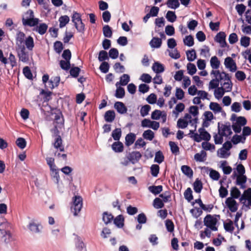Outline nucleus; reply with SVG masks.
<instances>
[{
	"instance_id": "58836bf2",
	"label": "nucleus",
	"mask_w": 251,
	"mask_h": 251,
	"mask_svg": "<svg viewBox=\"0 0 251 251\" xmlns=\"http://www.w3.org/2000/svg\"><path fill=\"white\" fill-rule=\"evenodd\" d=\"M164 156L162 152L160 151H157L155 154L154 162L160 164L164 161Z\"/></svg>"
},
{
	"instance_id": "f3484780",
	"label": "nucleus",
	"mask_w": 251,
	"mask_h": 251,
	"mask_svg": "<svg viewBox=\"0 0 251 251\" xmlns=\"http://www.w3.org/2000/svg\"><path fill=\"white\" fill-rule=\"evenodd\" d=\"M227 162L226 160L221 161L220 167L222 169L225 175H229L232 171V168L229 166H227Z\"/></svg>"
},
{
	"instance_id": "c85d7f7f",
	"label": "nucleus",
	"mask_w": 251,
	"mask_h": 251,
	"mask_svg": "<svg viewBox=\"0 0 251 251\" xmlns=\"http://www.w3.org/2000/svg\"><path fill=\"white\" fill-rule=\"evenodd\" d=\"M206 157V153L204 151H201L200 153H197L194 155V159L199 162H203Z\"/></svg>"
},
{
	"instance_id": "774afa93",
	"label": "nucleus",
	"mask_w": 251,
	"mask_h": 251,
	"mask_svg": "<svg viewBox=\"0 0 251 251\" xmlns=\"http://www.w3.org/2000/svg\"><path fill=\"white\" fill-rule=\"evenodd\" d=\"M209 176L213 180H218L220 177V175L218 171L211 169L209 173Z\"/></svg>"
},
{
	"instance_id": "a211bd4d",
	"label": "nucleus",
	"mask_w": 251,
	"mask_h": 251,
	"mask_svg": "<svg viewBox=\"0 0 251 251\" xmlns=\"http://www.w3.org/2000/svg\"><path fill=\"white\" fill-rule=\"evenodd\" d=\"M111 147L112 150L116 152H121L124 150L123 143L119 141L114 142Z\"/></svg>"
},
{
	"instance_id": "69168bd1",
	"label": "nucleus",
	"mask_w": 251,
	"mask_h": 251,
	"mask_svg": "<svg viewBox=\"0 0 251 251\" xmlns=\"http://www.w3.org/2000/svg\"><path fill=\"white\" fill-rule=\"evenodd\" d=\"M187 69L188 70V73L190 75H193L196 73L197 69L196 66L193 63H188L187 65Z\"/></svg>"
},
{
	"instance_id": "8fccbe9b",
	"label": "nucleus",
	"mask_w": 251,
	"mask_h": 251,
	"mask_svg": "<svg viewBox=\"0 0 251 251\" xmlns=\"http://www.w3.org/2000/svg\"><path fill=\"white\" fill-rule=\"evenodd\" d=\"M16 144L19 148L23 149L26 147V142L24 138L19 137L16 140Z\"/></svg>"
},
{
	"instance_id": "72a5a7b5",
	"label": "nucleus",
	"mask_w": 251,
	"mask_h": 251,
	"mask_svg": "<svg viewBox=\"0 0 251 251\" xmlns=\"http://www.w3.org/2000/svg\"><path fill=\"white\" fill-rule=\"evenodd\" d=\"M103 34L104 37L111 38L112 35V30L108 25H105L102 28Z\"/></svg>"
},
{
	"instance_id": "412c9836",
	"label": "nucleus",
	"mask_w": 251,
	"mask_h": 251,
	"mask_svg": "<svg viewBox=\"0 0 251 251\" xmlns=\"http://www.w3.org/2000/svg\"><path fill=\"white\" fill-rule=\"evenodd\" d=\"M114 224L118 227L122 228L124 226V218L122 215H119L114 219Z\"/></svg>"
},
{
	"instance_id": "603ef678",
	"label": "nucleus",
	"mask_w": 251,
	"mask_h": 251,
	"mask_svg": "<svg viewBox=\"0 0 251 251\" xmlns=\"http://www.w3.org/2000/svg\"><path fill=\"white\" fill-rule=\"evenodd\" d=\"M164 201L158 198H155L153 201V206L156 208H161L164 207Z\"/></svg>"
},
{
	"instance_id": "0e129e2a",
	"label": "nucleus",
	"mask_w": 251,
	"mask_h": 251,
	"mask_svg": "<svg viewBox=\"0 0 251 251\" xmlns=\"http://www.w3.org/2000/svg\"><path fill=\"white\" fill-rule=\"evenodd\" d=\"M100 70L103 73H107L109 69V65L108 62L103 61L100 66Z\"/></svg>"
},
{
	"instance_id": "09e8293b",
	"label": "nucleus",
	"mask_w": 251,
	"mask_h": 251,
	"mask_svg": "<svg viewBox=\"0 0 251 251\" xmlns=\"http://www.w3.org/2000/svg\"><path fill=\"white\" fill-rule=\"evenodd\" d=\"M23 74L25 75V76L30 80L32 79L33 78V75L31 73V71L29 68V67L26 66L25 67L23 70Z\"/></svg>"
},
{
	"instance_id": "9d476101",
	"label": "nucleus",
	"mask_w": 251,
	"mask_h": 251,
	"mask_svg": "<svg viewBox=\"0 0 251 251\" xmlns=\"http://www.w3.org/2000/svg\"><path fill=\"white\" fill-rule=\"evenodd\" d=\"M247 181V177L246 175H237L235 184L240 186V188L244 189L246 188L245 185Z\"/></svg>"
},
{
	"instance_id": "2f4dec72",
	"label": "nucleus",
	"mask_w": 251,
	"mask_h": 251,
	"mask_svg": "<svg viewBox=\"0 0 251 251\" xmlns=\"http://www.w3.org/2000/svg\"><path fill=\"white\" fill-rule=\"evenodd\" d=\"M129 80V76L127 74H124L120 77V82H117L116 84V86L117 87L119 84H121L123 86H125L128 83Z\"/></svg>"
},
{
	"instance_id": "f8f14e48",
	"label": "nucleus",
	"mask_w": 251,
	"mask_h": 251,
	"mask_svg": "<svg viewBox=\"0 0 251 251\" xmlns=\"http://www.w3.org/2000/svg\"><path fill=\"white\" fill-rule=\"evenodd\" d=\"M240 202L244 200H247L248 205L251 206V188H249L245 190L243 195L239 198Z\"/></svg>"
},
{
	"instance_id": "ddd939ff",
	"label": "nucleus",
	"mask_w": 251,
	"mask_h": 251,
	"mask_svg": "<svg viewBox=\"0 0 251 251\" xmlns=\"http://www.w3.org/2000/svg\"><path fill=\"white\" fill-rule=\"evenodd\" d=\"M60 81V78L59 76L51 77L50 79L48 81V87L51 89H52L59 85Z\"/></svg>"
},
{
	"instance_id": "473e14b6",
	"label": "nucleus",
	"mask_w": 251,
	"mask_h": 251,
	"mask_svg": "<svg viewBox=\"0 0 251 251\" xmlns=\"http://www.w3.org/2000/svg\"><path fill=\"white\" fill-rule=\"evenodd\" d=\"M142 136L144 139L151 141L154 137V133L151 129H148L143 132Z\"/></svg>"
},
{
	"instance_id": "f704fd0d",
	"label": "nucleus",
	"mask_w": 251,
	"mask_h": 251,
	"mask_svg": "<svg viewBox=\"0 0 251 251\" xmlns=\"http://www.w3.org/2000/svg\"><path fill=\"white\" fill-rule=\"evenodd\" d=\"M220 65V62L217 56H214L211 57L210 59V65L212 69H217Z\"/></svg>"
},
{
	"instance_id": "4c0bfd02",
	"label": "nucleus",
	"mask_w": 251,
	"mask_h": 251,
	"mask_svg": "<svg viewBox=\"0 0 251 251\" xmlns=\"http://www.w3.org/2000/svg\"><path fill=\"white\" fill-rule=\"evenodd\" d=\"M113 218V216L111 213H108L107 212H104L103 213L102 220L106 225L110 223Z\"/></svg>"
},
{
	"instance_id": "a18cd8bd",
	"label": "nucleus",
	"mask_w": 251,
	"mask_h": 251,
	"mask_svg": "<svg viewBox=\"0 0 251 251\" xmlns=\"http://www.w3.org/2000/svg\"><path fill=\"white\" fill-rule=\"evenodd\" d=\"M160 168L158 165L153 164L151 167V173L153 177H157L159 172Z\"/></svg>"
},
{
	"instance_id": "49530a36",
	"label": "nucleus",
	"mask_w": 251,
	"mask_h": 251,
	"mask_svg": "<svg viewBox=\"0 0 251 251\" xmlns=\"http://www.w3.org/2000/svg\"><path fill=\"white\" fill-rule=\"evenodd\" d=\"M184 196L185 199L188 201H191L193 200V196L192 195V190L191 188H187L184 193Z\"/></svg>"
},
{
	"instance_id": "052dcab7",
	"label": "nucleus",
	"mask_w": 251,
	"mask_h": 251,
	"mask_svg": "<svg viewBox=\"0 0 251 251\" xmlns=\"http://www.w3.org/2000/svg\"><path fill=\"white\" fill-rule=\"evenodd\" d=\"M125 95V91L124 88L121 87H117L115 96L117 98H123Z\"/></svg>"
},
{
	"instance_id": "2eb2a0df",
	"label": "nucleus",
	"mask_w": 251,
	"mask_h": 251,
	"mask_svg": "<svg viewBox=\"0 0 251 251\" xmlns=\"http://www.w3.org/2000/svg\"><path fill=\"white\" fill-rule=\"evenodd\" d=\"M48 25L45 23L40 24L39 25H36L35 27L34 28L33 30L37 32L40 35L44 34L48 29Z\"/></svg>"
},
{
	"instance_id": "3c124183",
	"label": "nucleus",
	"mask_w": 251,
	"mask_h": 251,
	"mask_svg": "<svg viewBox=\"0 0 251 251\" xmlns=\"http://www.w3.org/2000/svg\"><path fill=\"white\" fill-rule=\"evenodd\" d=\"M108 53L106 51L102 50L99 52L98 59L100 62H103L104 60H108Z\"/></svg>"
},
{
	"instance_id": "423d86ee",
	"label": "nucleus",
	"mask_w": 251,
	"mask_h": 251,
	"mask_svg": "<svg viewBox=\"0 0 251 251\" xmlns=\"http://www.w3.org/2000/svg\"><path fill=\"white\" fill-rule=\"evenodd\" d=\"M224 64L226 67L229 69L230 71L234 72L237 70L236 64L232 58L226 57L225 60Z\"/></svg>"
},
{
	"instance_id": "ea45409f",
	"label": "nucleus",
	"mask_w": 251,
	"mask_h": 251,
	"mask_svg": "<svg viewBox=\"0 0 251 251\" xmlns=\"http://www.w3.org/2000/svg\"><path fill=\"white\" fill-rule=\"evenodd\" d=\"M165 226L168 232L171 233L174 232L175 226L174 223L171 220L167 219L165 221Z\"/></svg>"
},
{
	"instance_id": "dca6fc26",
	"label": "nucleus",
	"mask_w": 251,
	"mask_h": 251,
	"mask_svg": "<svg viewBox=\"0 0 251 251\" xmlns=\"http://www.w3.org/2000/svg\"><path fill=\"white\" fill-rule=\"evenodd\" d=\"M104 120L107 122H112L115 118V113L113 110L107 111L104 116Z\"/></svg>"
},
{
	"instance_id": "4be33fe9",
	"label": "nucleus",
	"mask_w": 251,
	"mask_h": 251,
	"mask_svg": "<svg viewBox=\"0 0 251 251\" xmlns=\"http://www.w3.org/2000/svg\"><path fill=\"white\" fill-rule=\"evenodd\" d=\"M162 40L158 37H153L150 42L151 47L153 48H159L162 45Z\"/></svg>"
},
{
	"instance_id": "338daca9",
	"label": "nucleus",
	"mask_w": 251,
	"mask_h": 251,
	"mask_svg": "<svg viewBox=\"0 0 251 251\" xmlns=\"http://www.w3.org/2000/svg\"><path fill=\"white\" fill-rule=\"evenodd\" d=\"M151 106L146 104L142 107L140 110V114L142 117H145L149 114V112L151 110Z\"/></svg>"
},
{
	"instance_id": "79ce46f5",
	"label": "nucleus",
	"mask_w": 251,
	"mask_h": 251,
	"mask_svg": "<svg viewBox=\"0 0 251 251\" xmlns=\"http://www.w3.org/2000/svg\"><path fill=\"white\" fill-rule=\"evenodd\" d=\"M60 66L62 69L67 71L71 68L70 61L61 60L59 62Z\"/></svg>"
},
{
	"instance_id": "37998d69",
	"label": "nucleus",
	"mask_w": 251,
	"mask_h": 251,
	"mask_svg": "<svg viewBox=\"0 0 251 251\" xmlns=\"http://www.w3.org/2000/svg\"><path fill=\"white\" fill-rule=\"evenodd\" d=\"M190 212L195 218H198L202 214V209L201 208L195 207L190 210Z\"/></svg>"
},
{
	"instance_id": "4d7b16f0",
	"label": "nucleus",
	"mask_w": 251,
	"mask_h": 251,
	"mask_svg": "<svg viewBox=\"0 0 251 251\" xmlns=\"http://www.w3.org/2000/svg\"><path fill=\"white\" fill-rule=\"evenodd\" d=\"M226 34L223 31H220L216 35L214 40L216 42H221V41L226 39Z\"/></svg>"
},
{
	"instance_id": "6e6d98bb",
	"label": "nucleus",
	"mask_w": 251,
	"mask_h": 251,
	"mask_svg": "<svg viewBox=\"0 0 251 251\" xmlns=\"http://www.w3.org/2000/svg\"><path fill=\"white\" fill-rule=\"evenodd\" d=\"M209 108L214 112H219L222 110V107L217 102H211L209 105Z\"/></svg>"
},
{
	"instance_id": "b1692460",
	"label": "nucleus",
	"mask_w": 251,
	"mask_h": 251,
	"mask_svg": "<svg viewBox=\"0 0 251 251\" xmlns=\"http://www.w3.org/2000/svg\"><path fill=\"white\" fill-rule=\"evenodd\" d=\"M193 188L195 192L197 193H201L203 188L202 182L199 178H197L193 183Z\"/></svg>"
},
{
	"instance_id": "aec40b11",
	"label": "nucleus",
	"mask_w": 251,
	"mask_h": 251,
	"mask_svg": "<svg viewBox=\"0 0 251 251\" xmlns=\"http://www.w3.org/2000/svg\"><path fill=\"white\" fill-rule=\"evenodd\" d=\"M218 135L217 134H215L214 135V142L215 144H221L223 142V137L224 135H222V133H221V128L220 126V123H218Z\"/></svg>"
},
{
	"instance_id": "c03bdc74",
	"label": "nucleus",
	"mask_w": 251,
	"mask_h": 251,
	"mask_svg": "<svg viewBox=\"0 0 251 251\" xmlns=\"http://www.w3.org/2000/svg\"><path fill=\"white\" fill-rule=\"evenodd\" d=\"M183 42L184 45L188 47L193 46L194 44L193 37L191 35L186 36L183 39Z\"/></svg>"
},
{
	"instance_id": "c9c22d12",
	"label": "nucleus",
	"mask_w": 251,
	"mask_h": 251,
	"mask_svg": "<svg viewBox=\"0 0 251 251\" xmlns=\"http://www.w3.org/2000/svg\"><path fill=\"white\" fill-rule=\"evenodd\" d=\"M112 137L115 141H119L122 136V131L120 128H116L112 132Z\"/></svg>"
},
{
	"instance_id": "7c9ffc66",
	"label": "nucleus",
	"mask_w": 251,
	"mask_h": 251,
	"mask_svg": "<svg viewBox=\"0 0 251 251\" xmlns=\"http://www.w3.org/2000/svg\"><path fill=\"white\" fill-rule=\"evenodd\" d=\"M166 5L169 8L176 9L179 6L180 3L178 0H168Z\"/></svg>"
},
{
	"instance_id": "c756f323",
	"label": "nucleus",
	"mask_w": 251,
	"mask_h": 251,
	"mask_svg": "<svg viewBox=\"0 0 251 251\" xmlns=\"http://www.w3.org/2000/svg\"><path fill=\"white\" fill-rule=\"evenodd\" d=\"M149 191L152 194L156 195L159 194L163 190V187L162 185L158 186H151L149 187Z\"/></svg>"
},
{
	"instance_id": "864d4df0",
	"label": "nucleus",
	"mask_w": 251,
	"mask_h": 251,
	"mask_svg": "<svg viewBox=\"0 0 251 251\" xmlns=\"http://www.w3.org/2000/svg\"><path fill=\"white\" fill-rule=\"evenodd\" d=\"M159 197L162 198V200L164 202H167L171 201V194L170 191H167L160 194Z\"/></svg>"
},
{
	"instance_id": "a19ab883",
	"label": "nucleus",
	"mask_w": 251,
	"mask_h": 251,
	"mask_svg": "<svg viewBox=\"0 0 251 251\" xmlns=\"http://www.w3.org/2000/svg\"><path fill=\"white\" fill-rule=\"evenodd\" d=\"M166 18L169 22L173 23L176 20L177 17L175 12L168 11L166 14Z\"/></svg>"
},
{
	"instance_id": "6e6552de",
	"label": "nucleus",
	"mask_w": 251,
	"mask_h": 251,
	"mask_svg": "<svg viewBox=\"0 0 251 251\" xmlns=\"http://www.w3.org/2000/svg\"><path fill=\"white\" fill-rule=\"evenodd\" d=\"M39 21V19L34 17L29 19H25L24 17L22 18L23 25L25 26H29L30 27L36 26Z\"/></svg>"
},
{
	"instance_id": "cd10ccee",
	"label": "nucleus",
	"mask_w": 251,
	"mask_h": 251,
	"mask_svg": "<svg viewBox=\"0 0 251 251\" xmlns=\"http://www.w3.org/2000/svg\"><path fill=\"white\" fill-rule=\"evenodd\" d=\"M10 225L7 222H4L0 224V236L9 231Z\"/></svg>"
},
{
	"instance_id": "6ab92c4d",
	"label": "nucleus",
	"mask_w": 251,
	"mask_h": 251,
	"mask_svg": "<svg viewBox=\"0 0 251 251\" xmlns=\"http://www.w3.org/2000/svg\"><path fill=\"white\" fill-rule=\"evenodd\" d=\"M136 139V135L133 133L127 134L125 138L126 146H129L131 145Z\"/></svg>"
},
{
	"instance_id": "f257e3e1",
	"label": "nucleus",
	"mask_w": 251,
	"mask_h": 251,
	"mask_svg": "<svg viewBox=\"0 0 251 251\" xmlns=\"http://www.w3.org/2000/svg\"><path fill=\"white\" fill-rule=\"evenodd\" d=\"M25 35L22 32L19 31L16 34V47L25 46V45L28 50L32 51L34 47L33 38L29 36L25 39Z\"/></svg>"
},
{
	"instance_id": "bb28decb",
	"label": "nucleus",
	"mask_w": 251,
	"mask_h": 251,
	"mask_svg": "<svg viewBox=\"0 0 251 251\" xmlns=\"http://www.w3.org/2000/svg\"><path fill=\"white\" fill-rule=\"evenodd\" d=\"M230 197L233 199H237L239 198L241 195V192L236 187H232L230 191Z\"/></svg>"
},
{
	"instance_id": "e433bc0d",
	"label": "nucleus",
	"mask_w": 251,
	"mask_h": 251,
	"mask_svg": "<svg viewBox=\"0 0 251 251\" xmlns=\"http://www.w3.org/2000/svg\"><path fill=\"white\" fill-rule=\"evenodd\" d=\"M69 17L67 15L62 16L59 19V27L62 28L64 27L69 22Z\"/></svg>"
},
{
	"instance_id": "de8ad7c7",
	"label": "nucleus",
	"mask_w": 251,
	"mask_h": 251,
	"mask_svg": "<svg viewBox=\"0 0 251 251\" xmlns=\"http://www.w3.org/2000/svg\"><path fill=\"white\" fill-rule=\"evenodd\" d=\"M225 89L223 87H218L217 89L215 91L214 95L216 98L219 99L221 98L225 93Z\"/></svg>"
},
{
	"instance_id": "9b49d317",
	"label": "nucleus",
	"mask_w": 251,
	"mask_h": 251,
	"mask_svg": "<svg viewBox=\"0 0 251 251\" xmlns=\"http://www.w3.org/2000/svg\"><path fill=\"white\" fill-rule=\"evenodd\" d=\"M220 128L221 133H222V135L228 136L232 134V132L231 129V126L229 123H227L225 125L222 124V126L220 127Z\"/></svg>"
},
{
	"instance_id": "39448f33",
	"label": "nucleus",
	"mask_w": 251,
	"mask_h": 251,
	"mask_svg": "<svg viewBox=\"0 0 251 251\" xmlns=\"http://www.w3.org/2000/svg\"><path fill=\"white\" fill-rule=\"evenodd\" d=\"M225 203L231 212H236L238 208V203L232 198H227L226 200Z\"/></svg>"
},
{
	"instance_id": "393cba45",
	"label": "nucleus",
	"mask_w": 251,
	"mask_h": 251,
	"mask_svg": "<svg viewBox=\"0 0 251 251\" xmlns=\"http://www.w3.org/2000/svg\"><path fill=\"white\" fill-rule=\"evenodd\" d=\"M182 172L189 178H191L193 175V171L190 167L187 165H183L181 167Z\"/></svg>"
},
{
	"instance_id": "680f3d73",
	"label": "nucleus",
	"mask_w": 251,
	"mask_h": 251,
	"mask_svg": "<svg viewBox=\"0 0 251 251\" xmlns=\"http://www.w3.org/2000/svg\"><path fill=\"white\" fill-rule=\"evenodd\" d=\"M50 175L52 177L55 179L57 182H58V180L59 179V170L56 168V167L53 168L52 169H50Z\"/></svg>"
},
{
	"instance_id": "5701e85b",
	"label": "nucleus",
	"mask_w": 251,
	"mask_h": 251,
	"mask_svg": "<svg viewBox=\"0 0 251 251\" xmlns=\"http://www.w3.org/2000/svg\"><path fill=\"white\" fill-rule=\"evenodd\" d=\"M199 132L201 135V140H203L206 141H208L210 140V134L207 131H206L204 128H200L199 129Z\"/></svg>"
},
{
	"instance_id": "7ed1b4c3",
	"label": "nucleus",
	"mask_w": 251,
	"mask_h": 251,
	"mask_svg": "<svg viewBox=\"0 0 251 251\" xmlns=\"http://www.w3.org/2000/svg\"><path fill=\"white\" fill-rule=\"evenodd\" d=\"M27 50L25 46L16 47V50L19 61L23 63H28L29 61L30 54Z\"/></svg>"
},
{
	"instance_id": "1a4fd4ad",
	"label": "nucleus",
	"mask_w": 251,
	"mask_h": 251,
	"mask_svg": "<svg viewBox=\"0 0 251 251\" xmlns=\"http://www.w3.org/2000/svg\"><path fill=\"white\" fill-rule=\"evenodd\" d=\"M54 148L60 151H64V146L63 145V140L61 136H56L54 137V141L52 143Z\"/></svg>"
},
{
	"instance_id": "0eeeda50",
	"label": "nucleus",
	"mask_w": 251,
	"mask_h": 251,
	"mask_svg": "<svg viewBox=\"0 0 251 251\" xmlns=\"http://www.w3.org/2000/svg\"><path fill=\"white\" fill-rule=\"evenodd\" d=\"M130 162L133 164L137 163L141 158L142 155L139 151H133L129 152L127 155Z\"/></svg>"
},
{
	"instance_id": "bf43d9fd",
	"label": "nucleus",
	"mask_w": 251,
	"mask_h": 251,
	"mask_svg": "<svg viewBox=\"0 0 251 251\" xmlns=\"http://www.w3.org/2000/svg\"><path fill=\"white\" fill-rule=\"evenodd\" d=\"M80 71L78 67H72L70 70V74L72 77L76 78L78 76Z\"/></svg>"
},
{
	"instance_id": "a878e982",
	"label": "nucleus",
	"mask_w": 251,
	"mask_h": 251,
	"mask_svg": "<svg viewBox=\"0 0 251 251\" xmlns=\"http://www.w3.org/2000/svg\"><path fill=\"white\" fill-rule=\"evenodd\" d=\"M152 70L156 74L160 73L164 71L163 65L158 62L153 63L152 66Z\"/></svg>"
},
{
	"instance_id": "4468645a",
	"label": "nucleus",
	"mask_w": 251,
	"mask_h": 251,
	"mask_svg": "<svg viewBox=\"0 0 251 251\" xmlns=\"http://www.w3.org/2000/svg\"><path fill=\"white\" fill-rule=\"evenodd\" d=\"M114 107L117 112L120 114L126 113L127 111V108L122 102H116L114 104Z\"/></svg>"
},
{
	"instance_id": "13d9d810",
	"label": "nucleus",
	"mask_w": 251,
	"mask_h": 251,
	"mask_svg": "<svg viewBox=\"0 0 251 251\" xmlns=\"http://www.w3.org/2000/svg\"><path fill=\"white\" fill-rule=\"evenodd\" d=\"M188 125V122L184 119L180 118L178 120L177 122V126L179 128H185Z\"/></svg>"
},
{
	"instance_id": "5fc2aeb1",
	"label": "nucleus",
	"mask_w": 251,
	"mask_h": 251,
	"mask_svg": "<svg viewBox=\"0 0 251 251\" xmlns=\"http://www.w3.org/2000/svg\"><path fill=\"white\" fill-rule=\"evenodd\" d=\"M187 58L188 61H193L196 58V53L194 50H188L186 52Z\"/></svg>"
},
{
	"instance_id": "20e7f679",
	"label": "nucleus",
	"mask_w": 251,
	"mask_h": 251,
	"mask_svg": "<svg viewBox=\"0 0 251 251\" xmlns=\"http://www.w3.org/2000/svg\"><path fill=\"white\" fill-rule=\"evenodd\" d=\"M82 198L79 196H75L73 197V205L71 207V210L75 216H77L82 207Z\"/></svg>"
},
{
	"instance_id": "f03ea898",
	"label": "nucleus",
	"mask_w": 251,
	"mask_h": 251,
	"mask_svg": "<svg viewBox=\"0 0 251 251\" xmlns=\"http://www.w3.org/2000/svg\"><path fill=\"white\" fill-rule=\"evenodd\" d=\"M220 218V216L219 215H211L208 214L203 219L204 225L212 231H217L218 230V227L216 225Z\"/></svg>"
},
{
	"instance_id": "e2e57ef3",
	"label": "nucleus",
	"mask_w": 251,
	"mask_h": 251,
	"mask_svg": "<svg viewBox=\"0 0 251 251\" xmlns=\"http://www.w3.org/2000/svg\"><path fill=\"white\" fill-rule=\"evenodd\" d=\"M54 49L57 53H60L63 49L62 42L59 41H56L54 43Z\"/></svg>"
}]
</instances>
